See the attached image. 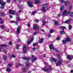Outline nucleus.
I'll return each mask as SVG.
<instances>
[{"instance_id": "c85d7f7f", "label": "nucleus", "mask_w": 73, "mask_h": 73, "mask_svg": "<svg viewBox=\"0 0 73 73\" xmlns=\"http://www.w3.org/2000/svg\"><path fill=\"white\" fill-rule=\"evenodd\" d=\"M12 65L11 64L9 63L7 65V66H8V67H11V66H12Z\"/></svg>"}, {"instance_id": "774afa93", "label": "nucleus", "mask_w": 73, "mask_h": 73, "mask_svg": "<svg viewBox=\"0 0 73 73\" xmlns=\"http://www.w3.org/2000/svg\"><path fill=\"white\" fill-rule=\"evenodd\" d=\"M15 24H16V25H17V24H18V22H15Z\"/></svg>"}, {"instance_id": "5fc2aeb1", "label": "nucleus", "mask_w": 73, "mask_h": 73, "mask_svg": "<svg viewBox=\"0 0 73 73\" xmlns=\"http://www.w3.org/2000/svg\"><path fill=\"white\" fill-rule=\"evenodd\" d=\"M11 23H15V21H11Z\"/></svg>"}, {"instance_id": "f8f14e48", "label": "nucleus", "mask_w": 73, "mask_h": 73, "mask_svg": "<svg viewBox=\"0 0 73 73\" xmlns=\"http://www.w3.org/2000/svg\"><path fill=\"white\" fill-rule=\"evenodd\" d=\"M67 57L68 59H69V60H72L73 58V56L70 55L67 56Z\"/></svg>"}, {"instance_id": "e2e57ef3", "label": "nucleus", "mask_w": 73, "mask_h": 73, "mask_svg": "<svg viewBox=\"0 0 73 73\" xmlns=\"http://www.w3.org/2000/svg\"><path fill=\"white\" fill-rule=\"evenodd\" d=\"M33 50H34V51L35 50H36V48H33Z\"/></svg>"}, {"instance_id": "13d9d810", "label": "nucleus", "mask_w": 73, "mask_h": 73, "mask_svg": "<svg viewBox=\"0 0 73 73\" xmlns=\"http://www.w3.org/2000/svg\"><path fill=\"white\" fill-rule=\"evenodd\" d=\"M4 26H3V25H2L1 26V28L3 29V28H4Z\"/></svg>"}, {"instance_id": "680f3d73", "label": "nucleus", "mask_w": 73, "mask_h": 73, "mask_svg": "<svg viewBox=\"0 0 73 73\" xmlns=\"http://www.w3.org/2000/svg\"><path fill=\"white\" fill-rule=\"evenodd\" d=\"M21 0H17V1H18L19 3H20L21 2Z\"/></svg>"}, {"instance_id": "de8ad7c7", "label": "nucleus", "mask_w": 73, "mask_h": 73, "mask_svg": "<svg viewBox=\"0 0 73 73\" xmlns=\"http://www.w3.org/2000/svg\"><path fill=\"white\" fill-rule=\"evenodd\" d=\"M35 21L36 23H38V20L37 19H36L35 20Z\"/></svg>"}, {"instance_id": "c756f323", "label": "nucleus", "mask_w": 73, "mask_h": 73, "mask_svg": "<svg viewBox=\"0 0 73 73\" xmlns=\"http://www.w3.org/2000/svg\"><path fill=\"white\" fill-rule=\"evenodd\" d=\"M37 58L36 57H35L31 60L32 61H34L35 60H36L37 59Z\"/></svg>"}, {"instance_id": "0e129e2a", "label": "nucleus", "mask_w": 73, "mask_h": 73, "mask_svg": "<svg viewBox=\"0 0 73 73\" xmlns=\"http://www.w3.org/2000/svg\"><path fill=\"white\" fill-rule=\"evenodd\" d=\"M32 13L34 15V14H35L36 13V12H35V11H34L33 12H32Z\"/></svg>"}, {"instance_id": "20e7f679", "label": "nucleus", "mask_w": 73, "mask_h": 73, "mask_svg": "<svg viewBox=\"0 0 73 73\" xmlns=\"http://www.w3.org/2000/svg\"><path fill=\"white\" fill-rule=\"evenodd\" d=\"M27 3L29 7H33V3L32 1H30L29 2H27Z\"/></svg>"}, {"instance_id": "a211bd4d", "label": "nucleus", "mask_w": 73, "mask_h": 73, "mask_svg": "<svg viewBox=\"0 0 73 73\" xmlns=\"http://www.w3.org/2000/svg\"><path fill=\"white\" fill-rule=\"evenodd\" d=\"M39 43H40V44H42V42H43V38H42L40 39V40L39 41Z\"/></svg>"}, {"instance_id": "393cba45", "label": "nucleus", "mask_w": 73, "mask_h": 73, "mask_svg": "<svg viewBox=\"0 0 73 73\" xmlns=\"http://www.w3.org/2000/svg\"><path fill=\"white\" fill-rule=\"evenodd\" d=\"M68 28V29H70H70H72V26H71V25H69Z\"/></svg>"}, {"instance_id": "f257e3e1", "label": "nucleus", "mask_w": 73, "mask_h": 73, "mask_svg": "<svg viewBox=\"0 0 73 73\" xmlns=\"http://www.w3.org/2000/svg\"><path fill=\"white\" fill-rule=\"evenodd\" d=\"M47 6L48 4H44L42 8L41 9L42 11H43L44 13H45L46 12V9H45V8L47 7Z\"/></svg>"}, {"instance_id": "4c0bfd02", "label": "nucleus", "mask_w": 73, "mask_h": 73, "mask_svg": "<svg viewBox=\"0 0 73 73\" xmlns=\"http://www.w3.org/2000/svg\"><path fill=\"white\" fill-rule=\"evenodd\" d=\"M17 21H19L20 20V17H17L16 19Z\"/></svg>"}, {"instance_id": "ddd939ff", "label": "nucleus", "mask_w": 73, "mask_h": 73, "mask_svg": "<svg viewBox=\"0 0 73 73\" xmlns=\"http://www.w3.org/2000/svg\"><path fill=\"white\" fill-rule=\"evenodd\" d=\"M66 40L67 42H71V40L70 39V38L69 37H67L66 38Z\"/></svg>"}, {"instance_id": "0eeeda50", "label": "nucleus", "mask_w": 73, "mask_h": 73, "mask_svg": "<svg viewBox=\"0 0 73 73\" xmlns=\"http://www.w3.org/2000/svg\"><path fill=\"white\" fill-rule=\"evenodd\" d=\"M22 58L23 59V60H29L30 58H29L28 57H27V56H24Z\"/></svg>"}, {"instance_id": "052dcab7", "label": "nucleus", "mask_w": 73, "mask_h": 73, "mask_svg": "<svg viewBox=\"0 0 73 73\" xmlns=\"http://www.w3.org/2000/svg\"><path fill=\"white\" fill-rule=\"evenodd\" d=\"M18 12H19V13H21V10H19L18 11Z\"/></svg>"}, {"instance_id": "338daca9", "label": "nucleus", "mask_w": 73, "mask_h": 73, "mask_svg": "<svg viewBox=\"0 0 73 73\" xmlns=\"http://www.w3.org/2000/svg\"><path fill=\"white\" fill-rule=\"evenodd\" d=\"M61 16V15L60 14H59L58 17H60Z\"/></svg>"}, {"instance_id": "5701e85b", "label": "nucleus", "mask_w": 73, "mask_h": 73, "mask_svg": "<svg viewBox=\"0 0 73 73\" xmlns=\"http://www.w3.org/2000/svg\"><path fill=\"white\" fill-rule=\"evenodd\" d=\"M21 66V64L20 63H18V64L16 66V67L17 68H18V67H19V66Z\"/></svg>"}, {"instance_id": "423d86ee", "label": "nucleus", "mask_w": 73, "mask_h": 73, "mask_svg": "<svg viewBox=\"0 0 73 73\" xmlns=\"http://www.w3.org/2000/svg\"><path fill=\"white\" fill-rule=\"evenodd\" d=\"M21 28L20 27H19L17 29V33L18 35L20 34V29Z\"/></svg>"}, {"instance_id": "603ef678", "label": "nucleus", "mask_w": 73, "mask_h": 73, "mask_svg": "<svg viewBox=\"0 0 73 73\" xmlns=\"http://www.w3.org/2000/svg\"><path fill=\"white\" fill-rule=\"evenodd\" d=\"M16 56L15 55H12V57H13V58H15V57Z\"/></svg>"}, {"instance_id": "69168bd1", "label": "nucleus", "mask_w": 73, "mask_h": 73, "mask_svg": "<svg viewBox=\"0 0 73 73\" xmlns=\"http://www.w3.org/2000/svg\"><path fill=\"white\" fill-rule=\"evenodd\" d=\"M41 31H42V32H44V30L43 29H41Z\"/></svg>"}, {"instance_id": "bf43d9fd", "label": "nucleus", "mask_w": 73, "mask_h": 73, "mask_svg": "<svg viewBox=\"0 0 73 73\" xmlns=\"http://www.w3.org/2000/svg\"><path fill=\"white\" fill-rule=\"evenodd\" d=\"M4 23V22L3 21H0V24H3Z\"/></svg>"}, {"instance_id": "f03ea898", "label": "nucleus", "mask_w": 73, "mask_h": 73, "mask_svg": "<svg viewBox=\"0 0 73 73\" xmlns=\"http://www.w3.org/2000/svg\"><path fill=\"white\" fill-rule=\"evenodd\" d=\"M69 13H70V11L67 12L66 10H65L64 11V12L62 13V15L63 16H67L68 14H69Z\"/></svg>"}, {"instance_id": "864d4df0", "label": "nucleus", "mask_w": 73, "mask_h": 73, "mask_svg": "<svg viewBox=\"0 0 73 73\" xmlns=\"http://www.w3.org/2000/svg\"><path fill=\"white\" fill-rule=\"evenodd\" d=\"M3 52L5 53H7V51H6V50H4L3 51Z\"/></svg>"}, {"instance_id": "72a5a7b5", "label": "nucleus", "mask_w": 73, "mask_h": 73, "mask_svg": "<svg viewBox=\"0 0 73 73\" xmlns=\"http://www.w3.org/2000/svg\"><path fill=\"white\" fill-rule=\"evenodd\" d=\"M1 46L2 47H5V46H7V45L6 44H2L1 45Z\"/></svg>"}, {"instance_id": "9d476101", "label": "nucleus", "mask_w": 73, "mask_h": 73, "mask_svg": "<svg viewBox=\"0 0 73 73\" xmlns=\"http://www.w3.org/2000/svg\"><path fill=\"white\" fill-rule=\"evenodd\" d=\"M33 37H32V38H31V40H30V42L29 41H28L27 42V43L28 44H31V42H32L33 41Z\"/></svg>"}, {"instance_id": "c03bdc74", "label": "nucleus", "mask_w": 73, "mask_h": 73, "mask_svg": "<svg viewBox=\"0 0 73 73\" xmlns=\"http://www.w3.org/2000/svg\"><path fill=\"white\" fill-rule=\"evenodd\" d=\"M58 57L59 59H60V54H58Z\"/></svg>"}, {"instance_id": "a19ab883", "label": "nucleus", "mask_w": 73, "mask_h": 73, "mask_svg": "<svg viewBox=\"0 0 73 73\" xmlns=\"http://www.w3.org/2000/svg\"><path fill=\"white\" fill-rule=\"evenodd\" d=\"M16 48L17 49H19V45H17V44L16 45Z\"/></svg>"}, {"instance_id": "a878e982", "label": "nucleus", "mask_w": 73, "mask_h": 73, "mask_svg": "<svg viewBox=\"0 0 73 73\" xmlns=\"http://www.w3.org/2000/svg\"><path fill=\"white\" fill-rule=\"evenodd\" d=\"M62 60L61 59H60L59 60L58 62L60 63L61 64H62Z\"/></svg>"}, {"instance_id": "1a4fd4ad", "label": "nucleus", "mask_w": 73, "mask_h": 73, "mask_svg": "<svg viewBox=\"0 0 73 73\" xmlns=\"http://www.w3.org/2000/svg\"><path fill=\"white\" fill-rule=\"evenodd\" d=\"M9 13H11L12 15H15V11L13 10H11V9H10L9 11Z\"/></svg>"}, {"instance_id": "3c124183", "label": "nucleus", "mask_w": 73, "mask_h": 73, "mask_svg": "<svg viewBox=\"0 0 73 73\" xmlns=\"http://www.w3.org/2000/svg\"><path fill=\"white\" fill-rule=\"evenodd\" d=\"M57 40H60V37H57L56 38Z\"/></svg>"}, {"instance_id": "2f4dec72", "label": "nucleus", "mask_w": 73, "mask_h": 73, "mask_svg": "<svg viewBox=\"0 0 73 73\" xmlns=\"http://www.w3.org/2000/svg\"><path fill=\"white\" fill-rule=\"evenodd\" d=\"M45 24H46V22H42V26H45Z\"/></svg>"}, {"instance_id": "4468645a", "label": "nucleus", "mask_w": 73, "mask_h": 73, "mask_svg": "<svg viewBox=\"0 0 73 73\" xmlns=\"http://www.w3.org/2000/svg\"><path fill=\"white\" fill-rule=\"evenodd\" d=\"M43 70L45 72H48V71H49V70H50V68L48 69L47 68H45L43 69Z\"/></svg>"}, {"instance_id": "bb28decb", "label": "nucleus", "mask_w": 73, "mask_h": 73, "mask_svg": "<svg viewBox=\"0 0 73 73\" xmlns=\"http://www.w3.org/2000/svg\"><path fill=\"white\" fill-rule=\"evenodd\" d=\"M5 2H2L1 3V5H5Z\"/></svg>"}, {"instance_id": "4be33fe9", "label": "nucleus", "mask_w": 73, "mask_h": 73, "mask_svg": "<svg viewBox=\"0 0 73 73\" xmlns=\"http://www.w3.org/2000/svg\"><path fill=\"white\" fill-rule=\"evenodd\" d=\"M35 3L36 4H40V1H38V0H36L35 1Z\"/></svg>"}, {"instance_id": "a18cd8bd", "label": "nucleus", "mask_w": 73, "mask_h": 73, "mask_svg": "<svg viewBox=\"0 0 73 73\" xmlns=\"http://www.w3.org/2000/svg\"><path fill=\"white\" fill-rule=\"evenodd\" d=\"M70 16L72 17L73 16V12H72L70 15Z\"/></svg>"}, {"instance_id": "473e14b6", "label": "nucleus", "mask_w": 73, "mask_h": 73, "mask_svg": "<svg viewBox=\"0 0 73 73\" xmlns=\"http://www.w3.org/2000/svg\"><path fill=\"white\" fill-rule=\"evenodd\" d=\"M22 70L23 72H25L26 71V68H23Z\"/></svg>"}, {"instance_id": "37998d69", "label": "nucleus", "mask_w": 73, "mask_h": 73, "mask_svg": "<svg viewBox=\"0 0 73 73\" xmlns=\"http://www.w3.org/2000/svg\"><path fill=\"white\" fill-rule=\"evenodd\" d=\"M54 31H53V30H50V33H53V32Z\"/></svg>"}, {"instance_id": "49530a36", "label": "nucleus", "mask_w": 73, "mask_h": 73, "mask_svg": "<svg viewBox=\"0 0 73 73\" xmlns=\"http://www.w3.org/2000/svg\"><path fill=\"white\" fill-rule=\"evenodd\" d=\"M66 41L65 40H63V44H65V43H66Z\"/></svg>"}, {"instance_id": "c9c22d12", "label": "nucleus", "mask_w": 73, "mask_h": 73, "mask_svg": "<svg viewBox=\"0 0 73 73\" xmlns=\"http://www.w3.org/2000/svg\"><path fill=\"white\" fill-rule=\"evenodd\" d=\"M23 52L24 53H27V50H26L25 49H23Z\"/></svg>"}, {"instance_id": "7c9ffc66", "label": "nucleus", "mask_w": 73, "mask_h": 73, "mask_svg": "<svg viewBox=\"0 0 73 73\" xmlns=\"http://www.w3.org/2000/svg\"><path fill=\"white\" fill-rule=\"evenodd\" d=\"M6 71L7 72H10L11 71V69L9 68H7L6 69Z\"/></svg>"}, {"instance_id": "9b49d317", "label": "nucleus", "mask_w": 73, "mask_h": 73, "mask_svg": "<svg viewBox=\"0 0 73 73\" xmlns=\"http://www.w3.org/2000/svg\"><path fill=\"white\" fill-rule=\"evenodd\" d=\"M69 1H64V4L65 5V6H67V5H68V4H69Z\"/></svg>"}, {"instance_id": "dca6fc26", "label": "nucleus", "mask_w": 73, "mask_h": 73, "mask_svg": "<svg viewBox=\"0 0 73 73\" xmlns=\"http://www.w3.org/2000/svg\"><path fill=\"white\" fill-rule=\"evenodd\" d=\"M25 63L26 65L27 66H30V63L29 62H26Z\"/></svg>"}, {"instance_id": "2eb2a0df", "label": "nucleus", "mask_w": 73, "mask_h": 73, "mask_svg": "<svg viewBox=\"0 0 73 73\" xmlns=\"http://www.w3.org/2000/svg\"><path fill=\"white\" fill-rule=\"evenodd\" d=\"M71 21V19H69L68 20L66 21L64 23H66V24H68L70 23Z\"/></svg>"}, {"instance_id": "7ed1b4c3", "label": "nucleus", "mask_w": 73, "mask_h": 73, "mask_svg": "<svg viewBox=\"0 0 73 73\" xmlns=\"http://www.w3.org/2000/svg\"><path fill=\"white\" fill-rule=\"evenodd\" d=\"M49 48H50V49H53V50H56V51L57 52H59V51H58V50H56V48H54V47H53V45L52 44L50 45Z\"/></svg>"}, {"instance_id": "cd10ccee", "label": "nucleus", "mask_w": 73, "mask_h": 73, "mask_svg": "<svg viewBox=\"0 0 73 73\" xmlns=\"http://www.w3.org/2000/svg\"><path fill=\"white\" fill-rule=\"evenodd\" d=\"M61 28H62V31H64V30L65 29V28H66V27H64V26H62L61 27Z\"/></svg>"}, {"instance_id": "e433bc0d", "label": "nucleus", "mask_w": 73, "mask_h": 73, "mask_svg": "<svg viewBox=\"0 0 73 73\" xmlns=\"http://www.w3.org/2000/svg\"><path fill=\"white\" fill-rule=\"evenodd\" d=\"M37 45V43H34L33 44V46H36Z\"/></svg>"}, {"instance_id": "6e6d98bb", "label": "nucleus", "mask_w": 73, "mask_h": 73, "mask_svg": "<svg viewBox=\"0 0 73 73\" xmlns=\"http://www.w3.org/2000/svg\"><path fill=\"white\" fill-rule=\"evenodd\" d=\"M9 44L10 45H11V44H12V42H11V41L10 42H9Z\"/></svg>"}, {"instance_id": "ea45409f", "label": "nucleus", "mask_w": 73, "mask_h": 73, "mask_svg": "<svg viewBox=\"0 0 73 73\" xmlns=\"http://www.w3.org/2000/svg\"><path fill=\"white\" fill-rule=\"evenodd\" d=\"M60 1L61 3V4H62L63 3V2H64V1L63 0H59Z\"/></svg>"}, {"instance_id": "4d7b16f0", "label": "nucleus", "mask_w": 73, "mask_h": 73, "mask_svg": "<svg viewBox=\"0 0 73 73\" xmlns=\"http://www.w3.org/2000/svg\"><path fill=\"white\" fill-rule=\"evenodd\" d=\"M9 17L10 18H12V15H10Z\"/></svg>"}, {"instance_id": "58836bf2", "label": "nucleus", "mask_w": 73, "mask_h": 73, "mask_svg": "<svg viewBox=\"0 0 73 73\" xmlns=\"http://www.w3.org/2000/svg\"><path fill=\"white\" fill-rule=\"evenodd\" d=\"M0 8H1V9H3V8H4V6L2 5L1 6Z\"/></svg>"}, {"instance_id": "09e8293b", "label": "nucleus", "mask_w": 73, "mask_h": 73, "mask_svg": "<svg viewBox=\"0 0 73 73\" xmlns=\"http://www.w3.org/2000/svg\"><path fill=\"white\" fill-rule=\"evenodd\" d=\"M26 48H27L26 46H24L23 47V49H26Z\"/></svg>"}, {"instance_id": "f3484780", "label": "nucleus", "mask_w": 73, "mask_h": 73, "mask_svg": "<svg viewBox=\"0 0 73 73\" xmlns=\"http://www.w3.org/2000/svg\"><path fill=\"white\" fill-rule=\"evenodd\" d=\"M64 9V6L63 5L61 7H60V9L61 11H63Z\"/></svg>"}, {"instance_id": "aec40b11", "label": "nucleus", "mask_w": 73, "mask_h": 73, "mask_svg": "<svg viewBox=\"0 0 73 73\" xmlns=\"http://www.w3.org/2000/svg\"><path fill=\"white\" fill-rule=\"evenodd\" d=\"M54 23L56 25H58V22H57V21H56L54 20Z\"/></svg>"}, {"instance_id": "f704fd0d", "label": "nucleus", "mask_w": 73, "mask_h": 73, "mask_svg": "<svg viewBox=\"0 0 73 73\" xmlns=\"http://www.w3.org/2000/svg\"><path fill=\"white\" fill-rule=\"evenodd\" d=\"M1 13V16L2 17H3L4 16V14L3 13Z\"/></svg>"}, {"instance_id": "412c9836", "label": "nucleus", "mask_w": 73, "mask_h": 73, "mask_svg": "<svg viewBox=\"0 0 73 73\" xmlns=\"http://www.w3.org/2000/svg\"><path fill=\"white\" fill-rule=\"evenodd\" d=\"M3 58L4 60H6L7 58V56L6 55H4L3 56Z\"/></svg>"}, {"instance_id": "79ce46f5", "label": "nucleus", "mask_w": 73, "mask_h": 73, "mask_svg": "<svg viewBox=\"0 0 73 73\" xmlns=\"http://www.w3.org/2000/svg\"><path fill=\"white\" fill-rule=\"evenodd\" d=\"M37 34H38V33L37 32H34L33 33L34 35H37Z\"/></svg>"}, {"instance_id": "b1692460", "label": "nucleus", "mask_w": 73, "mask_h": 73, "mask_svg": "<svg viewBox=\"0 0 73 73\" xmlns=\"http://www.w3.org/2000/svg\"><path fill=\"white\" fill-rule=\"evenodd\" d=\"M65 33H64V31H60V35H64Z\"/></svg>"}, {"instance_id": "39448f33", "label": "nucleus", "mask_w": 73, "mask_h": 73, "mask_svg": "<svg viewBox=\"0 0 73 73\" xmlns=\"http://www.w3.org/2000/svg\"><path fill=\"white\" fill-rule=\"evenodd\" d=\"M33 28L34 29H35V30H37L38 29L39 27L38 26L37 24H35L34 25Z\"/></svg>"}, {"instance_id": "6ab92c4d", "label": "nucleus", "mask_w": 73, "mask_h": 73, "mask_svg": "<svg viewBox=\"0 0 73 73\" xmlns=\"http://www.w3.org/2000/svg\"><path fill=\"white\" fill-rule=\"evenodd\" d=\"M61 64V63H60L58 62L56 63V66H60V65Z\"/></svg>"}, {"instance_id": "8fccbe9b", "label": "nucleus", "mask_w": 73, "mask_h": 73, "mask_svg": "<svg viewBox=\"0 0 73 73\" xmlns=\"http://www.w3.org/2000/svg\"><path fill=\"white\" fill-rule=\"evenodd\" d=\"M72 9V6H70L69 7V9L70 10Z\"/></svg>"}, {"instance_id": "6e6552de", "label": "nucleus", "mask_w": 73, "mask_h": 73, "mask_svg": "<svg viewBox=\"0 0 73 73\" xmlns=\"http://www.w3.org/2000/svg\"><path fill=\"white\" fill-rule=\"evenodd\" d=\"M50 61H52V62H53L54 61V62H56V59L54 58H51L50 59Z\"/></svg>"}]
</instances>
